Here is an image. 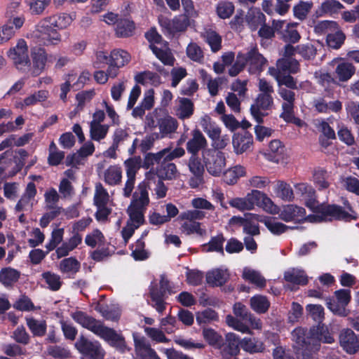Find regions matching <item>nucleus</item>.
<instances>
[{
    "label": "nucleus",
    "mask_w": 359,
    "mask_h": 359,
    "mask_svg": "<svg viewBox=\"0 0 359 359\" xmlns=\"http://www.w3.org/2000/svg\"><path fill=\"white\" fill-rule=\"evenodd\" d=\"M71 317L83 327L108 342L111 346L115 347L121 353L125 352L126 344L124 337L118 334L113 328L104 326L102 321L97 320L81 311L72 313Z\"/></svg>",
    "instance_id": "1"
},
{
    "label": "nucleus",
    "mask_w": 359,
    "mask_h": 359,
    "mask_svg": "<svg viewBox=\"0 0 359 359\" xmlns=\"http://www.w3.org/2000/svg\"><path fill=\"white\" fill-rule=\"evenodd\" d=\"M72 21L71 15L65 13L45 18L39 22L35 31L38 43L43 46L57 45L62 40L57 30L66 29Z\"/></svg>",
    "instance_id": "2"
},
{
    "label": "nucleus",
    "mask_w": 359,
    "mask_h": 359,
    "mask_svg": "<svg viewBox=\"0 0 359 359\" xmlns=\"http://www.w3.org/2000/svg\"><path fill=\"white\" fill-rule=\"evenodd\" d=\"M348 210L346 212L344 208L336 204H325L318 205L314 210L315 215L311 216L315 222H332L333 220L351 222V220H357L358 215L353 209L348 201L344 203Z\"/></svg>",
    "instance_id": "3"
},
{
    "label": "nucleus",
    "mask_w": 359,
    "mask_h": 359,
    "mask_svg": "<svg viewBox=\"0 0 359 359\" xmlns=\"http://www.w3.org/2000/svg\"><path fill=\"white\" fill-rule=\"evenodd\" d=\"M149 198L147 185L141 182L137 187V191L133 195V198L128 208L127 212L130 222L140 227L144 222V213L149 205Z\"/></svg>",
    "instance_id": "4"
},
{
    "label": "nucleus",
    "mask_w": 359,
    "mask_h": 359,
    "mask_svg": "<svg viewBox=\"0 0 359 359\" xmlns=\"http://www.w3.org/2000/svg\"><path fill=\"white\" fill-rule=\"evenodd\" d=\"M185 154L182 147H177L172 150L170 147L158 151V179L172 180L177 173V167L172 161L180 158Z\"/></svg>",
    "instance_id": "5"
},
{
    "label": "nucleus",
    "mask_w": 359,
    "mask_h": 359,
    "mask_svg": "<svg viewBox=\"0 0 359 359\" xmlns=\"http://www.w3.org/2000/svg\"><path fill=\"white\" fill-rule=\"evenodd\" d=\"M293 348L295 353L302 355L303 359H309L313 352L318 351L317 339L313 337L310 330L302 327L295 328L292 332Z\"/></svg>",
    "instance_id": "6"
},
{
    "label": "nucleus",
    "mask_w": 359,
    "mask_h": 359,
    "mask_svg": "<svg viewBox=\"0 0 359 359\" xmlns=\"http://www.w3.org/2000/svg\"><path fill=\"white\" fill-rule=\"evenodd\" d=\"M202 157L208 173L215 177L220 176L226 166L224 153L221 151L208 149L203 151Z\"/></svg>",
    "instance_id": "7"
},
{
    "label": "nucleus",
    "mask_w": 359,
    "mask_h": 359,
    "mask_svg": "<svg viewBox=\"0 0 359 359\" xmlns=\"http://www.w3.org/2000/svg\"><path fill=\"white\" fill-rule=\"evenodd\" d=\"M81 354V359H104L105 352L99 341H92L81 335L74 344Z\"/></svg>",
    "instance_id": "8"
},
{
    "label": "nucleus",
    "mask_w": 359,
    "mask_h": 359,
    "mask_svg": "<svg viewBox=\"0 0 359 359\" xmlns=\"http://www.w3.org/2000/svg\"><path fill=\"white\" fill-rule=\"evenodd\" d=\"M8 55L19 71L25 73L28 69H30L32 63L28 55V46L25 39H19L16 46L9 50Z\"/></svg>",
    "instance_id": "9"
},
{
    "label": "nucleus",
    "mask_w": 359,
    "mask_h": 359,
    "mask_svg": "<svg viewBox=\"0 0 359 359\" xmlns=\"http://www.w3.org/2000/svg\"><path fill=\"white\" fill-rule=\"evenodd\" d=\"M273 105V97L271 95L259 94L255 103L250 107V114L257 123L262 124L264 123V117L268 115L267 113H264L262 110H270Z\"/></svg>",
    "instance_id": "10"
},
{
    "label": "nucleus",
    "mask_w": 359,
    "mask_h": 359,
    "mask_svg": "<svg viewBox=\"0 0 359 359\" xmlns=\"http://www.w3.org/2000/svg\"><path fill=\"white\" fill-rule=\"evenodd\" d=\"M243 59L248 65V72L251 74H260L266 66L267 60L259 52L257 46L251 48L246 53H243Z\"/></svg>",
    "instance_id": "11"
},
{
    "label": "nucleus",
    "mask_w": 359,
    "mask_h": 359,
    "mask_svg": "<svg viewBox=\"0 0 359 359\" xmlns=\"http://www.w3.org/2000/svg\"><path fill=\"white\" fill-rule=\"evenodd\" d=\"M41 46H34L30 50L32 66L30 65V69H28L27 72H29L33 77L40 75L43 72L48 61L47 52Z\"/></svg>",
    "instance_id": "12"
},
{
    "label": "nucleus",
    "mask_w": 359,
    "mask_h": 359,
    "mask_svg": "<svg viewBox=\"0 0 359 359\" xmlns=\"http://www.w3.org/2000/svg\"><path fill=\"white\" fill-rule=\"evenodd\" d=\"M133 339L137 359H157L156 351L151 348L149 342L144 337L134 333Z\"/></svg>",
    "instance_id": "13"
},
{
    "label": "nucleus",
    "mask_w": 359,
    "mask_h": 359,
    "mask_svg": "<svg viewBox=\"0 0 359 359\" xmlns=\"http://www.w3.org/2000/svg\"><path fill=\"white\" fill-rule=\"evenodd\" d=\"M191 137L188 140L186 144L187 152L191 155L198 154L200 151L208 149V141L198 129L195 128L191 132Z\"/></svg>",
    "instance_id": "14"
},
{
    "label": "nucleus",
    "mask_w": 359,
    "mask_h": 359,
    "mask_svg": "<svg viewBox=\"0 0 359 359\" xmlns=\"http://www.w3.org/2000/svg\"><path fill=\"white\" fill-rule=\"evenodd\" d=\"M359 335H356L351 329H345L339 334V344L343 350L348 354L358 351Z\"/></svg>",
    "instance_id": "15"
},
{
    "label": "nucleus",
    "mask_w": 359,
    "mask_h": 359,
    "mask_svg": "<svg viewBox=\"0 0 359 359\" xmlns=\"http://www.w3.org/2000/svg\"><path fill=\"white\" fill-rule=\"evenodd\" d=\"M253 137L248 131L235 133L233 135L232 144L233 150L237 154L245 152L252 145Z\"/></svg>",
    "instance_id": "16"
},
{
    "label": "nucleus",
    "mask_w": 359,
    "mask_h": 359,
    "mask_svg": "<svg viewBox=\"0 0 359 359\" xmlns=\"http://www.w3.org/2000/svg\"><path fill=\"white\" fill-rule=\"evenodd\" d=\"M158 23L161 27H165L170 34H175L187 30L190 25L189 18L186 15L175 16L172 21H163L158 18Z\"/></svg>",
    "instance_id": "17"
},
{
    "label": "nucleus",
    "mask_w": 359,
    "mask_h": 359,
    "mask_svg": "<svg viewBox=\"0 0 359 359\" xmlns=\"http://www.w3.org/2000/svg\"><path fill=\"white\" fill-rule=\"evenodd\" d=\"M284 222L302 221L306 218V210L293 204L283 205L279 215Z\"/></svg>",
    "instance_id": "18"
},
{
    "label": "nucleus",
    "mask_w": 359,
    "mask_h": 359,
    "mask_svg": "<svg viewBox=\"0 0 359 359\" xmlns=\"http://www.w3.org/2000/svg\"><path fill=\"white\" fill-rule=\"evenodd\" d=\"M294 187L297 194H299L305 200L306 205L314 212L318 205L315 189L307 183H298Z\"/></svg>",
    "instance_id": "19"
},
{
    "label": "nucleus",
    "mask_w": 359,
    "mask_h": 359,
    "mask_svg": "<svg viewBox=\"0 0 359 359\" xmlns=\"http://www.w3.org/2000/svg\"><path fill=\"white\" fill-rule=\"evenodd\" d=\"M222 347L224 355L230 357L237 356L241 348V340L235 333L229 332L225 336V342Z\"/></svg>",
    "instance_id": "20"
},
{
    "label": "nucleus",
    "mask_w": 359,
    "mask_h": 359,
    "mask_svg": "<svg viewBox=\"0 0 359 359\" xmlns=\"http://www.w3.org/2000/svg\"><path fill=\"white\" fill-rule=\"evenodd\" d=\"M229 278L226 270L215 269L206 273V282L211 287H218L224 285Z\"/></svg>",
    "instance_id": "21"
},
{
    "label": "nucleus",
    "mask_w": 359,
    "mask_h": 359,
    "mask_svg": "<svg viewBox=\"0 0 359 359\" xmlns=\"http://www.w3.org/2000/svg\"><path fill=\"white\" fill-rule=\"evenodd\" d=\"M245 21L250 30L254 32L266 22V16L259 8H250L245 15Z\"/></svg>",
    "instance_id": "22"
},
{
    "label": "nucleus",
    "mask_w": 359,
    "mask_h": 359,
    "mask_svg": "<svg viewBox=\"0 0 359 359\" xmlns=\"http://www.w3.org/2000/svg\"><path fill=\"white\" fill-rule=\"evenodd\" d=\"M250 201L252 203V209L255 205L262 207L266 210H271L273 206V203L270 198H269L264 193L258 191L252 190L251 193L247 194Z\"/></svg>",
    "instance_id": "23"
},
{
    "label": "nucleus",
    "mask_w": 359,
    "mask_h": 359,
    "mask_svg": "<svg viewBox=\"0 0 359 359\" xmlns=\"http://www.w3.org/2000/svg\"><path fill=\"white\" fill-rule=\"evenodd\" d=\"M135 29V25L133 20L126 18H120L115 26V35L118 38H128L132 36Z\"/></svg>",
    "instance_id": "24"
},
{
    "label": "nucleus",
    "mask_w": 359,
    "mask_h": 359,
    "mask_svg": "<svg viewBox=\"0 0 359 359\" xmlns=\"http://www.w3.org/2000/svg\"><path fill=\"white\" fill-rule=\"evenodd\" d=\"M311 334L317 339L318 351L320 349V342L332 344L334 341L332 334L329 332L328 328L325 325H318L311 328Z\"/></svg>",
    "instance_id": "25"
},
{
    "label": "nucleus",
    "mask_w": 359,
    "mask_h": 359,
    "mask_svg": "<svg viewBox=\"0 0 359 359\" xmlns=\"http://www.w3.org/2000/svg\"><path fill=\"white\" fill-rule=\"evenodd\" d=\"M355 72V67L353 64L343 61L337 64L334 75L339 81L344 82L349 80L354 75Z\"/></svg>",
    "instance_id": "26"
},
{
    "label": "nucleus",
    "mask_w": 359,
    "mask_h": 359,
    "mask_svg": "<svg viewBox=\"0 0 359 359\" xmlns=\"http://www.w3.org/2000/svg\"><path fill=\"white\" fill-rule=\"evenodd\" d=\"M202 335L210 346L216 348H221L224 344L222 336L211 327H203Z\"/></svg>",
    "instance_id": "27"
},
{
    "label": "nucleus",
    "mask_w": 359,
    "mask_h": 359,
    "mask_svg": "<svg viewBox=\"0 0 359 359\" xmlns=\"http://www.w3.org/2000/svg\"><path fill=\"white\" fill-rule=\"evenodd\" d=\"M241 348L250 354L263 353L265 350V346L262 341L250 337H244L241 340Z\"/></svg>",
    "instance_id": "28"
},
{
    "label": "nucleus",
    "mask_w": 359,
    "mask_h": 359,
    "mask_svg": "<svg viewBox=\"0 0 359 359\" xmlns=\"http://www.w3.org/2000/svg\"><path fill=\"white\" fill-rule=\"evenodd\" d=\"M104 182L110 186L120 184L122 180V170L118 165H110L104 173Z\"/></svg>",
    "instance_id": "29"
},
{
    "label": "nucleus",
    "mask_w": 359,
    "mask_h": 359,
    "mask_svg": "<svg viewBox=\"0 0 359 359\" xmlns=\"http://www.w3.org/2000/svg\"><path fill=\"white\" fill-rule=\"evenodd\" d=\"M223 180L225 183L229 185L235 184L238 180L245 175V167L238 165L233 166L223 172Z\"/></svg>",
    "instance_id": "30"
},
{
    "label": "nucleus",
    "mask_w": 359,
    "mask_h": 359,
    "mask_svg": "<svg viewBox=\"0 0 359 359\" xmlns=\"http://www.w3.org/2000/svg\"><path fill=\"white\" fill-rule=\"evenodd\" d=\"M226 238L222 233H219L215 236H212L208 243L203 245V250L207 252H216L224 255V243Z\"/></svg>",
    "instance_id": "31"
},
{
    "label": "nucleus",
    "mask_w": 359,
    "mask_h": 359,
    "mask_svg": "<svg viewBox=\"0 0 359 359\" xmlns=\"http://www.w3.org/2000/svg\"><path fill=\"white\" fill-rule=\"evenodd\" d=\"M178 127L177 121L171 116H168L163 119L158 120V128L160 130L161 137H166L174 133Z\"/></svg>",
    "instance_id": "32"
},
{
    "label": "nucleus",
    "mask_w": 359,
    "mask_h": 359,
    "mask_svg": "<svg viewBox=\"0 0 359 359\" xmlns=\"http://www.w3.org/2000/svg\"><path fill=\"white\" fill-rule=\"evenodd\" d=\"M233 313L237 317H241L243 320H248L251 322L255 328H261V322L257 320L250 313H248V309L241 302H236L233 305Z\"/></svg>",
    "instance_id": "33"
},
{
    "label": "nucleus",
    "mask_w": 359,
    "mask_h": 359,
    "mask_svg": "<svg viewBox=\"0 0 359 359\" xmlns=\"http://www.w3.org/2000/svg\"><path fill=\"white\" fill-rule=\"evenodd\" d=\"M80 267V262L74 257L63 259L59 265L60 271L62 273L70 275H75L79 271Z\"/></svg>",
    "instance_id": "34"
},
{
    "label": "nucleus",
    "mask_w": 359,
    "mask_h": 359,
    "mask_svg": "<svg viewBox=\"0 0 359 359\" xmlns=\"http://www.w3.org/2000/svg\"><path fill=\"white\" fill-rule=\"evenodd\" d=\"M49 93L48 90H39L29 96L25 97L22 102L18 104L19 107L22 109L24 107L35 105L38 102H41L47 100Z\"/></svg>",
    "instance_id": "35"
},
{
    "label": "nucleus",
    "mask_w": 359,
    "mask_h": 359,
    "mask_svg": "<svg viewBox=\"0 0 359 359\" xmlns=\"http://www.w3.org/2000/svg\"><path fill=\"white\" fill-rule=\"evenodd\" d=\"M344 8V6L340 1H323L320 8L316 11L319 16L324 15H334Z\"/></svg>",
    "instance_id": "36"
},
{
    "label": "nucleus",
    "mask_w": 359,
    "mask_h": 359,
    "mask_svg": "<svg viewBox=\"0 0 359 359\" xmlns=\"http://www.w3.org/2000/svg\"><path fill=\"white\" fill-rule=\"evenodd\" d=\"M20 276L18 270L10 267L4 268L0 271V282L5 286H9L17 282Z\"/></svg>",
    "instance_id": "37"
},
{
    "label": "nucleus",
    "mask_w": 359,
    "mask_h": 359,
    "mask_svg": "<svg viewBox=\"0 0 359 359\" xmlns=\"http://www.w3.org/2000/svg\"><path fill=\"white\" fill-rule=\"evenodd\" d=\"M27 325L34 336L43 337L47 330V325L45 320L39 321L34 318H27Z\"/></svg>",
    "instance_id": "38"
},
{
    "label": "nucleus",
    "mask_w": 359,
    "mask_h": 359,
    "mask_svg": "<svg viewBox=\"0 0 359 359\" xmlns=\"http://www.w3.org/2000/svg\"><path fill=\"white\" fill-rule=\"evenodd\" d=\"M346 35L341 30L338 29L334 32L327 33L326 43L327 46L333 49H339L344 43Z\"/></svg>",
    "instance_id": "39"
},
{
    "label": "nucleus",
    "mask_w": 359,
    "mask_h": 359,
    "mask_svg": "<svg viewBox=\"0 0 359 359\" xmlns=\"http://www.w3.org/2000/svg\"><path fill=\"white\" fill-rule=\"evenodd\" d=\"M250 306L257 313H265L270 306V302L265 296L255 295L250 299Z\"/></svg>",
    "instance_id": "40"
},
{
    "label": "nucleus",
    "mask_w": 359,
    "mask_h": 359,
    "mask_svg": "<svg viewBox=\"0 0 359 359\" xmlns=\"http://www.w3.org/2000/svg\"><path fill=\"white\" fill-rule=\"evenodd\" d=\"M130 59V54L126 50L118 49L111 51L108 61L117 67H123Z\"/></svg>",
    "instance_id": "41"
},
{
    "label": "nucleus",
    "mask_w": 359,
    "mask_h": 359,
    "mask_svg": "<svg viewBox=\"0 0 359 359\" xmlns=\"http://www.w3.org/2000/svg\"><path fill=\"white\" fill-rule=\"evenodd\" d=\"M218 318V314L215 310L207 309L197 313L196 320L198 325L203 328L205 324L210 323L212 321H217Z\"/></svg>",
    "instance_id": "42"
},
{
    "label": "nucleus",
    "mask_w": 359,
    "mask_h": 359,
    "mask_svg": "<svg viewBox=\"0 0 359 359\" xmlns=\"http://www.w3.org/2000/svg\"><path fill=\"white\" fill-rule=\"evenodd\" d=\"M277 67L280 72L295 74L299 69V65L295 60L281 58L277 61Z\"/></svg>",
    "instance_id": "43"
},
{
    "label": "nucleus",
    "mask_w": 359,
    "mask_h": 359,
    "mask_svg": "<svg viewBox=\"0 0 359 359\" xmlns=\"http://www.w3.org/2000/svg\"><path fill=\"white\" fill-rule=\"evenodd\" d=\"M194 104L189 98L180 99L179 118L181 119L189 118L194 114Z\"/></svg>",
    "instance_id": "44"
},
{
    "label": "nucleus",
    "mask_w": 359,
    "mask_h": 359,
    "mask_svg": "<svg viewBox=\"0 0 359 359\" xmlns=\"http://www.w3.org/2000/svg\"><path fill=\"white\" fill-rule=\"evenodd\" d=\"M261 222H263L269 231L274 235H280L285 232L289 228L287 225L276 222L273 217L266 218L264 220H261Z\"/></svg>",
    "instance_id": "45"
},
{
    "label": "nucleus",
    "mask_w": 359,
    "mask_h": 359,
    "mask_svg": "<svg viewBox=\"0 0 359 359\" xmlns=\"http://www.w3.org/2000/svg\"><path fill=\"white\" fill-rule=\"evenodd\" d=\"M108 130V125L95 124L94 122H90V135L91 139L95 141H100L104 139L106 137Z\"/></svg>",
    "instance_id": "46"
},
{
    "label": "nucleus",
    "mask_w": 359,
    "mask_h": 359,
    "mask_svg": "<svg viewBox=\"0 0 359 359\" xmlns=\"http://www.w3.org/2000/svg\"><path fill=\"white\" fill-rule=\"evenodd\" d=\"M312 6V1H299V3L293 7L294 18L299 20H305Z\"/></svg>",
    "instance_id": "47"
},
{
    "label": "nucleus",
    "mask_w": 359,
    "mask_h": 359,
    "mask_svg": "<svg viewBox=\"0 0 359 359\" xmlns=\"http://www.w3.org/2000/svg\"><path fill=\"white\" fill-rule=\"evenodd\" d=\"M276 194L285 201H292L294 198L292 187L289 184L283 181L278 182Z\"/></svg>",
    "instance_id": "48"
},
{
    "label": "nucleus",
    "mask_w": 359,
    "mask_h": 359,
    "mask_svg": "<svg viewBox=\"0 0 359 359\" xmlns=\"http://www.w3.org/2000/svg\"><path fill=\"white\" fill-rule=\"evenodd\" d=\"M187 55L192 61L201 63L204 59V54L201 48L196 43H190L187 47Z\"/></svg>",
    "instance_id": "49"
},
{
    "label": "nucleus",
    "mask_w": 359,
    "mask_h": 359,
    "mask_svg": "<svg viewBox=\"0 0 359 359\" xmlns=\"http://www.w3.org/2000/svg\"><path fill=\"white\" fill-rule=\"evenodd\" d=\"M243 278L257 286L264 287L266 285L265 278L261 274L252 269H245L243 273Z\"/></svg>",
    "instance_id": "50"
},
{
    "label": "nucleus",
    "mask_w": 359,
    "mask_h": 359,
    "mask_svg": "<svg viewBox=\"0 0 359 359\" xmlns=\"http://www.w3.org/2000/svg\"><path fill=\"white\" fill-rule=\"evenodd\" d=\"M205 36V41L213 53H217L222 48V37L215 31L206 32Z\"/></svg>",
    "instance_id": "51"
},
{
    "label": "nucleus",
    "mask_w": 359,
    "mask_h": 359,
    "mask_svg": "<svg viewBox=\"0 0 359 359\" xmlns=\"http://www.w3.org/2000/svg\"><path fill=\"white\" fill-rule=\"evenodd\" d=\"M328 175L325 169L318 168L313 172V180L319 189H325L329 187L330 183L327 182Z\"/></svg>",
    "instance_id": "52"
},
{
    "label": "nucleus",
    "mask_w": 359,
    "mask_h": 359,
    "mask_svg": "<svg viewBox=\"0 0 359 359\" xmlns=\"http://www.w3.org/2000/svg\"><path fill=\"white\" fill-rule=\"evenodd\" d=\"M142 159L140 156L130 157L124 161V165L126 168V175L135 177L137 171L142 167Z\"/></svg>",
    "instance_id": "53"
},
{
    "label": "nucleus",
    "mask_w": 359,
    "mask_h": 359,
    "mask_svg": "<svg viewBox=\"0 0 359 359\" xmlns=\"http://www.w3.org/2000/svg\"><path fill=\"white\" fill-rule=\"evenodd\" d=\"M188 166L193 175H203L205 172V164L203 163L198 154L191 155L189 159Z\"/></svg>",
    "instance_id": "54"
},
{
    "label": "nucleus",
    "mask_w": 359,
    "mask_h": 359,
    "mask_svg": "<svg viewBox=\"0 0 359 359\" xmlns=\"http://www.w3.org/2000/svg\"><path fill=\"white\" fill-rule=\"evenodd\" d=\"M95 310L101 313L102 316L107 320L116 322L119 320L121 316L118 311L109 309L107 305H102L98 303L95 306Z\"/></svg>",
    "instance_id": "55"
},
{
    "label": "nucleus",
    "mask_w": 359,
    "mask_h": 359,
    "mask_svg": "<svg viewBox=\"0 0 359 359\" xmlns=\"http://www.w3.org/2000/svg\"><path fill=\"white\" fill-rule=\"evenodd\" d=\"M327 307L336 316L346 317L350 314V310L346 309L344 304L336 302L334 299L327 300Z\"/></svg>",
    "instance_id": "56"
},
{
    "label": "nucleus",
    "mask_w": 359,
    "mask_h": 359,
    "mask_svg": "<svg viewBox=\"0 0 359 359\" xmlns=\"http://www.w3.org/2000/svg\"><path fill=\"white\" fill-rule=\"evenodd\" d=\"M306 310L313 320L318 323V325H322L324 320V308L320 304H308Z\"/></svg>",
    "instance_id": "57"
},
{
    "label": "nucleus",
    "mask_w": 359,
    "mask_h": 359,
    "mask_svg": "<svg viewBox=\"0 0 359 359\" xmlns=\"http://www.w3.org/2000/svg\"><path fill=\"white\" fill-rule=\"evenodd\" d=\"M47 351L48 354L54 358L67 359L72 356L71 351L67 348L61 346H49Z\"/></svg>",
    "instance_id": "58"
},
{
    "label": "nucleus",
    "mask_w": 359,
    "mask_h": 359,
    "mask_svg": "<svg viewBox=\"0 0 359 359\" xmlns=\"http://www.w3.org/2000/svg\"><path fill=\"white\" fill-rule=\"evenodd\" d=\"M284 278L287 282L299 285H306L308 277L303 272L288 271L285 273Z\"/></svg>",
    "instance_id": "59"
},
{
    "label": "nucleus",
    "mask_w": 359,
    "mask_h": 359,
    "mask_svg": "<svg viewBox=\"0 0 359 359\" xmlns=\"http://www.w3.org/2000/svg\"><path fill=\"white\" fill-rule=\"evenodd\" d=\"M301 36L294 24H287L283 33V39L285 41L295 43L299 41Z\"/></svg>",
    "instance_id": "60"
},
{
    "label": "nucleus",
    "mask_w": 359,
    "mask_h": 359,
    "mask_svg": "<svg viewBox=\"0 0 359 359\" xmlns=\"http://www.w3.org/2000/svg\"><path fill=\"white\" fill-rule=\"evenodd\" d=\"M42 277L46 283L48 285L50 290L53 291H57L62 286V282L59 275L51 273L50 271L43 272Z\"/></svg>",
    "instance_id": "61"
},
{
    "label": "nucleus",
    "mask_w": 359,
    "mask_h": 359,
    "mask_svg": "<svg viewBox=\"0 0 359 359\" xmlns=\"http://www.w3.org/2000/svg\"><path fill=\"white\" fill-rule=\"evenodd\" d=\"M64 229L59 228L53 229L51 233V237L48 243L46 245V248L48 252L55 250L57 246L62 241L64 236Z\"/></svg>",
    "instance_id": "62"
},
{
    "label": "nucleus",
    "mask_w": 359,
    "mask_h": 359,
    "mask_svg": "<svg viewBox=\"0 0 359 359\" xmlns=\"http://www.w3.org/2000/svg\"><path fill=\"white\" fill-rule=\"evenodd\" d=\"M182 232L186 233L188 235L192 233H196L199 236H203L205 234V230L201 228L199 222L195 221H187L184 222L181 226Z\"/></svg>",
    "instance_id": "63"
},
{
    "label": "nucleus",
    "mask_w": 359,
    "mask_h": 359,
    "mask_svg": "<svg viewBox=\"0 0 359 359\" xmlns=\"http://www.w3.org/2000/svg\"><path fill=\"white\" fill-rule=\"evenodd\" d=\"M234 11L232 1H219L217 6V13L222 19H226L231 16Z\"/></svg>",
    "instance_id": "64"
}]
</instances>
